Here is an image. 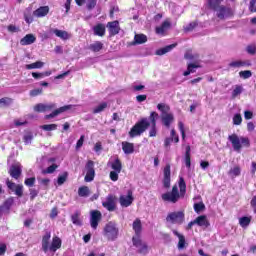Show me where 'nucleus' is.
<instances>
[{
    "label": "nucleus",
    "instance_id": "nucleus-1",
    "mask_svg": "<svg viewBox=\"0 0 256 256\" xmlns=\"http://www.w3.org/2000/svg\"><path fill=\"white\" fill-rule=\"evenodd\" d=\"M178 185L179 187L174 185L171 192L162 194V200L166 201L167 203H177V201H179V199H181V197H183L187 191V185L185 184V179H183V177H180Z\"/></svg>",
    "mask_w": 256,
    "mask_h": 256
},
{
    "label": "nucleus",
    "instance_id": "nucleus-2",
    "mask_svg": "<svg viewBox=\"0 0 256 256\" xmlns=\"http://www.w3.org/2000/svg\"><path fill=\"white\" fill-rule=\"evenodd\" d=\"M150 126L151 122H149V118H142L131 128L129 131V137H131V139L140 137V135H143Z\"/></svg>",
    "mask_w": 256,
    "mask_h": 256
},
{
    "label": "nucleus",
    "instance_id": "nucleus-3",
    "mask_svg": "<svg viewBox=\"0 0 256 256\" xmlns=\"http://www.w3.org/2000/svg\"><path fill=\"white\" fill-rule=\"evenodd\" d=\"M103 233L108 241H116L119 237V228L116 223L108 222L104 227Z\"/></svg>",
    "mask_w": 256,
    "mask_h": 256
},
{
    "label": "nucleus",
    "instance_id": "nucleus-4",
    "mask_svg": "<svg viewBox=\"0 0 256 256\" xmlns=\"http://www.w3.org/2000/svg\"><path fill=\"white\" fill-rule=\"evenodd\" d=\"M228 140L232 144V147L234 151H241L242 145H245V147H249V138L240 137L237 136V134H232L228 136Z\"/></svg>",
    "mask_w": 256,
    "mask_h": 256
},
{
    "label": "nucleus",
    "instance_id": "nucleus-5",
    "mask_svg": "<svg viewBox=\"0 0 256 256\" xmlns=\"http://www.w3.org/2000/svg\"><path fill=\"white\" fill-rule=\"evenodd\" d=\"M185 221V214L181 211L170 212L166 217V222L172 225H182Z\"/></svg>",
    "mask_w": 256,
    "mask_h": 256
},
{
    "label": "nucleus",
    "instance_id": "nucleus-6",
    "mask_svg": "<svg viewBox=\"0 0 256 256\" xmlns=\"http://www.w3.org/2000/svg\"><path fill=\"white\" fill-rule=\"evenodd\" d=\"M132 243L134 245V247H136L138 249L139 253H142L143 255H145V253H147V243L143 242V240H141V235H134L132 237Z\"/></svg>",
    "mask_w": 256,
    "mask_h": 256
},
{
    "label": "nucleus",
    "instance_id": "nucleus-7",
    "mask_svg": "<svg viewBox=\"0 0 256 256\" xmlns=\"http://www.w3.org/2000/svg\"><path fill=\"white\" fill-rule=\"evenodd\" d=\"M95 179V163L92 160H89L86 164V176L84 181L86 183H91Z\"/></svg>",
    "mask_w": 256,
    "mask_h": 256
},
{
    "label": "nucleus",
    "instance_id": "nucleus-8",
    "mask_svg": "<svg viewBox=\"0 0 256 256\" xmlns=\"http://www.w3.org/2000/svg\"><path fill=\"white\" fill-rule=\"evenodd\" d=\"M214 10L216 11L218 19H229V17L233 15V11L225 6H218L217 8H214Z\"/></svg>",
    "mask_w": 256,
    "mask_h": 256
},
{
    "label": "nucleus",
    "instance_id": "nucleus-9",
    "mask_svg": "<svg viewBox=\"0 0 256 256\" xmlns=\"http://www.w3.org/2000/svg\"><path fill=\"white\" fill-rule=\"evenodd\" d=\"M116 201L117 198L113 194H109L106 197V200L102 202V205L105 209H107V211H115L117 208Z\"/></svg>",
    "mask_w": 256,
    "mask_h": 256
},
{
    "label": "nucleus",
    "instance_id": "nucleus-10",
    "mask_svg": "<svg viewBox=\"0 0 256 256\" xmlns=\"http://www.w3.org/2000/svg\"><path fill=\"white\" fill-rule=\"evenodd\" d=\"M102 214L98 210H92L90 212V225L92 229H97L99 227V221H101Z\"/></svg>",
    "mask_w": 256,
    "mask_h": 256
},
{
    "label": "nucleus",
    "instance_id": "nucleus-11",
    "mask_svg": "<svg viewBox=\"0 0 256 256\" xmlns=\"http://www.w3.org/2000/svg\"><path fill=\"white\" fill-rule=\"evenodd\" d=\"M163 187L169 189L171 187V165L167 164L163 170Z\"/></svg>",
    "mask_w": 256,
    "mask_h": 256
},
{
    "label": "nucleus",
    "instance_id": "nucleus-12",
    "mask_svg": "<svg viewBox=\"0 0 256 256\" xmlns=\"http://www.w3.org/2000/svg\"><path fill=\"white\" fill-rule=\"evenodd\" d=\"M57 107V104L50 103V104H43L39 103L34 106V111L36 113H45L47 111H53Z\"/></svg>",
    "mask_w": 256,
    "mask_h": 256
},
{
    "label": "nucleus",
    "instance_id": "nucleus-13",
    "mask_svg": "<svg viewBox=\"0 0 256 256\" xmlns=\"http://www.w3.org/2000/svg\"><path fill=\"white\" fill-rule=\"evenodd\" d=\"M135 198H133V191L129 190L128 194L125 195H121L119 198V203L121 205V207H129L130 205L133 204Z\"/></svg>",
    "mask_w": 256,
    "mask_h": 256
},
{
    "label": "nucleus",
    "instance_id": "nucleus-14",
    "mask_svg": "<svg viewBox=\"0 0 256 256\" xmlns=\"http://www.w3.org/2000/svg\"><path fill=\"white\" fill-rule=\"evenodd\" d=\"M106 27L110 33V37L119 35V31H121V27H119V21L108 22Z\"/></svg>",
    "mask_w": 256,
    "mask_h": 256
},
{
    "label": "nucleus",
    "instance_id": "nucleus-15",
    "mask_svg": "<svg viewBox=\"0 0 256 256\" xmlns=\"http://www.w3.org/2000/svg\"><path fill=\"white\" fill-rule=\"evenodd\" d=\"M73 105H65L62 106L56 110H54L52 113L45 116V119H53L54 117H57V115H61V113H65L66 111H69L70 109H73Z\"/></svg>",
    "mask_w": 256,
    "mask_h": 256
},
{
    "label": "nucleus",
    "instance_id": "nucleus-16",
    "mask_svg": "<svg viewBox=\"0 0 256 256\" xmlns=\"http://www.w3.org/2000/svg\"><path fill=\"white\" fill-rule=\"evenodd\" d=\"M173 234L178 237V250L183 251V249H187V246L189 245L187 241L185 240V236L181 233H179L177 230H172Z\"/></svg>",
    "mask_w": 256,
    "mask_h": 256
},
{
    "label": "nucleus",
    "instance_id": "nucleus-17",
    "mask_svg": "<svg viewBox=\"0 0 256 256\" xmlns=\"http://www.w3.org/2000/svg\"><path fill=\"white\" fill-rule=\"evenodd\" d=\"M194 225H198V227H202V229H207L209 227L210 223L209 220L207 219V216L201 215L198 216L194 221Z\"/></svg>",
    "mask_w": 256,
    "mask_h": 256
},
{
    "label": "nucleus",
    "instance_id": "nucleus-18",
    "mask_svg": "<svg viewBox=\"0 0 256 256\" xmlns=\"http://www.w3.org/2000/svg\"><path fill=\"white\" fill-rule=\"evenodd\" d=\"M21 172L20 163L13 164L9 169V174L13 179H19V177H21Z\"/></svg>",
    "mask_w": 256,
    "mask_h": 256
},
{
    "label": "nucleus",
    "instance_id": "nucleus-19",
    "mask_svg": "<svg viewBox=\"0 0 256 256\" xmlns=\"http://www.w3.org/2000/svg\"><path fill=\"white\" fill-rule=\"evenodd\" d=\"M51 33H54V35L59 37V39H62V41H68V39H71V34L65 30L51 29Z\"/></svg>",
    "mask_w": 256,
    "mask_h": 256
},
{
    "label": "nucleus",
    "instance_id": "nucleus-20",
    "mask_svg": "<svg viewBox=\"0 0 256 256\" xmlns=\"http://www.w3.org/2000/svg\"><path fill=\"white\" fill-rule=\"evenodd\" d=\"M13 197L8 198L2 206H0V213H6V215H9V211L11 210V207L14 203Z\"/></svg>",
    "mask_w": 256,
    "mask_h": 256
},
{
    "label": "nucleus",
    "instance_id": "nucleus-21",
    "mask_svg": "<svg viewBox=\"0 0 256 256\" xmlns=\"http://www.w3.org/2000/svg\"><path fill=\"white\" fill-rule=\"evenodd\" d=\"M51 240V232H45L44 236L42 237V250L44 253H47L49 251V241Z\"/></svg>",
    "mask_w": 256,
    "mask_h": 256
},
{
    "label": "nucleus",
    "instance_id": "nucleus-22",
    "mask_svg": "<svg viewBox=\"0 0 256 256\" xmlns=\"http://www.w3.org/2000/svg\"><path fill=\"white\" fill-rule=\"evenodd\" d=\"M34 17H46L49 15V6H41L33 12Z\"/></svg>",
    "mask_w": 256,
    "mask_h": 256
},
{
    "label": "nucleus",
    "instance_id": "nucleus-23",
    "mask_svg": "<svg viewBox=\"0 0 256 256\" xmlns=\"http://www.w3.org/2000/svg\"><path fill=\"white\" fill-rule=\"evenodd\" d=\"M37 41V38L33 34H27L25 37H23L20 40V45L26 46V45H33Z\"/></svg>",
    "mask_w": 256,
    "mask_h": 256
},
{
    "label": "nucleus",
    "instance_id": "nucleus-24",
    "mask_svg": "<svg viewBox=\"0 0 256 256\" xmlns=\"http://www.w3.org/2000/svg\"><path fill=\"white\" fill-rule=\"evenodd\" d=\"M171 28V22L169 20H165L161 26L156 27L157 35H165V31Z\"/></svg>",
    "mask_w": 256,
    "mask_h": 256
},
{
    "label": "nucleus",
    "instance_id": "nucleus-25",
    "mask_svg": "<svg viewBox=\"0 0 256 256\" xmlns=\"http://www.w3.org/2000/svg\"><path fill=\"white\" fill-rule=\"evenodd\" d=\"M122 151H124L125 155H131L135 152V145L130 142H122Z\"/></svg>",
    "mask_w": 256,
    "mask_h": 256
},
{
    "label": "nucleus",
    "instance_id": "nucleus-26",
    "mask_svg": "<svg viewBox=\"0 0 256 256\" xmlns=\"http://www.w3.org/2000/svg\"><path fill=\"white\" fill-rule=\"evenodd\" d=\"M132 229L135 232V235H141L143 231V224L141 223V219L136 218L132 224Z\"/></svg>",
    "mask_w": 256,
    "mask_h": 256
},
{
    "label": "nucleus",
    "instance_id": "nucleus-27",
    "mask_svg": "<svg viewBox=\"0 0 256 256\" xmlns=\"http://www.w3.org/2000/svg\"><path fill=\"white\" fill-rule=\"evenodd\" d=\"M161 119H162L163 125H165V127H168V128L171 127V122L175 121V117L173 116L172 113L161 115Z\"/></svg>",
    "mask_w": 256,
    "mask_h": 256
},
{
    "label": "nucleus",
    "instance_id": "nucleus-28",
    "mask_svg": "<svg viewBox=\"0 0 256 256\" xmlns=\"http://www.w3.org/2000/svg\"><path fill=\"white\" fill-rule=\"evenodd\" d=\"M251 63L249 61H241L236 60L229 63V67H232L233 69H239V67H249Z\"/></svg>",
    "mask_w": 256,
    "mask_h": 256
},
{
    "label": "nucleus",
    "instance_id": "nucleus-29",
    "mask_svg": "<svg viewBox=\"0 0 256 256\" xmlns=\"http://www.w3.org/2000/svg\"><path fill=\"white\" fill-rule=\"evenodd\" d=\"M108 165H110L113 171H117V173H121L123 169V164L121 163V160H119V158H116L113 162L108 163Z\"/></svg>",
    "mask_w": 256,
    "mask_h": 256
},
{
    "label": "nucleus",
    "instance_id": "nucleus-30",
    "mask_svg": "<svg viewBox=\"0 0 256 256\" xmlns=\"http://www.w3.org/2000/svg\"><path fill=\"white\" fill-rule=\"evenodd\" d=\"M176 47H177V44H171L164 48H160V49L156 50V55H158V56L166 55V53L173 51V49H175Z\"/></svg>",
    "mask_w": 256,
    "mask_h": 256
},
{
    "label": "nucleus",
    "instance_id": "nucleus-31",
    "mask_svg": "<svg viewBox=\"0 0 256 256\" xmlns=\"http://www.w3.org/2000/svg\"><path fill=\"white\" fill-rule=\"evenodd\" d=\"M93 31H94V35H97L98 37H104L105 36V25L98 24V25L94 26Z\"/></svg>",
    "mask_w": 256,
    "mask_h": 256
},
{
    "label": "nucleus",
    "instance_id": "nucleus-32",
    "mask_svg": "<svg viewBox=\"0 0 256 256\" xmlns=\"http://www.w3.org/2000/svg\"><path fill=\"white\" fill-rule=\"evenodd\" d=\"M143 43H147V35L136 34L134 36V45H143Z\"/></svg>",
    "mask_w": 256,
    "mask_h": 256
},
{
    "label": "nucleus",
    "instance_id": "nucleus-33",
    "mask_svg": "<svg viewBox=\"0 0 256 256\" xmlns=\"http://www.w3.org/2000/svg\"><path fill=\"white\" fill-rule=\"evenodd\" d=\"M184 163L188 169H191V146L186 147V153L184 156Z\"/></svg>",
    "mask_w": 256,
    "mask_h": 256
},
{
    "label": "nucleus",
    "instance_id": "nucleus-34",
    "mask_svg": "<svg viewBox=\"0 0 256 256\" xmlns=\"http://www.w3.org/2000/svg\"><path fill=\"white\" fill-rule=\"evenodd\" d=\"M57 249H61V238L55 236L52 240V244L50 245V251H57Z\"/></svg>",
    "mask_w": 256,
    "mask_h": 256
},
{
    "label": "nucleus",
    "instance_id": "nucleus-35",
    "mask_svg": "<svg viewBox=\"0 0 256 256\" xmlns=\"http://www.w3.org/2000/svg\"><path fill=\"white\" fill-rule=\"evenodd\" d=\"M228 175L229 177H231V179H235V177H239V175H241V167L234 166L230 168V170L228 171Z\"/></svg>",
    "mask_w": 256,
    "mask_h": 256
},
{
    "label": "nucleus",
    "instance_id": "nucleus-36",
    "mask_svg": "<svg viewBox=\"0 0 256 256\" xmlns=\"http://www.w3.org/2000/svg\"><path fill=\"white\" fill-rule=\"evenodd\" d=\"M79 217H81V213L75 212L71 216V221H72L73 225H77L78 227H81V225H83V222L81 221V218H79Z\"/></svg>",
    "mask_w": 256,
    "mask_h": 256
},
{
    "label": "nucleus",
    "instance_id": "nucleus-37",
    "mask_svg": "<svg viewBox=\"0 0 256 256\" xmlns=\"http://www.w3.org/2000/svg\"><path fill=\"white\" fill-rule=\"evenodd\" d=\"M89 49L94 53H99V51L103 49V43L101 41H96L93 44H90Z\"/></svg>",
    "mask_w": 256,
    "mask_h": 256
},
{
    "label": "nucleus",
    "instance_id": "nucleus-38",
    "mask_svg": "<svg viewBox=\"0 0 256 256\" xmlns=\"http://www.w3.org/2000/svg\"><path fill=\"white\" fill-rule=\"evenodd\" d=\"M157 109L161 112V115H167L169 114V111H171V107L165 103H159Z\"/></svg>",
    "mask_w": 256,
    "mask_h": 256
},
{
    "label": "nucleus",
    "instance_id": "nucleus-39",
    "mask_svg": "<svg viewBox=\"0 0 256 256\" xmlns=\"http://www.w3.org/2000/svg\"><path fill=\"white\" fill-rule=\"evenodd\" d=\"M79 197H89L91 195V190L87 186H81L78 189Z\"/></svg>",
    "mask_w": 256,
    "mask_h": 256
},
{
    "label": "nucleus",
    "instance_id": "nucleus-40",
    "mask_svg": "<svg viewBox=\"0 0 256 256\" xmlns=\"http://www.w3.org/2000/svg\"><path fill=\"white\" fill-rule=\"evenodd\" d=\"M200 67H203V61H201V58L198 54H195L193 60V69H199Z\"/></svg>",
    "mask_w": 256,
    "mask_h": 256
},
{
    "label": "nucleus",
    "instance_id": "nucleus-41",
    "mask_svg": "<svg viewBox=\"0 0 256 256\" xmlns=\"http://www.w3.org/2000/svg\"><path fill=\"white\" fill-rule=\"evenodd\" d=\"M44 65H45V63H43L41 61H37V62H34L32 64H27L25 66V68L28 69V70H31V69H41Z\"/></svg>",
    "mask_w": 256,
    "mask_h": 256
},
{
    "label": "nucleus",
    "instance_id": "nucleus-42",
    "mask_svg": "<svg viewBox=\"0 0 256 256\" xmlns=\"http://www.w3.org/2000/svg\"><path fill=\"white\" fill-rule=\"evenodd\" d=\"M194 211L198 215L205 211V204L203 202L194 203Z\"/></svg>",
    "mask_w": 256,
    "mask_h": 256
},
{
    "label": "nucleus",
    "instance_id": "nucleus-43",
    "mask_svg": "<svg viewBox=\"0 0 256 256\" xmlns=\"http://www.w3.org/2000/svg\"><path fill=\"white\" fill-rule=\"evenodd\" d=\"M243 93V86L241 85H236L232 91V98L235 99L239 97V95Z\"/></svg>",
    "mask_w": 256,
    "mask_h": 256
},
{
    "label": "nucleus",
    "instance_id": "nucleus-44",
    "mask_svg": "<svg viewBox=\"0 0 256 256\" xmlns=\"http://www.w3.org/2000/svg\"><path fill=\"white\" fill-rule=\"evenodd\" d=\"M239 223L243 228L249 227V223H251V217H242L239 219Z\"/></svg>",
    "mask_w": 256,
    "mask_h": 256
},
{
    "label": "nucleus",
    "instance_id": "nucleus-45",
    "mask_svg": "<svg viewBox=\"0 0 256 256\" xmlns=\"http://www.w3.org/2000/svg\"><path fill=\"white\" fill-rule=\"evenodd\" d=\"M107 109V102H103L102 104L98 105L96 108L93 109V113H101Z\"/></svg>",
    "mask_w": 256,
    "mask_h": 256
},
{
    "label": "nucleus",
    "instance_id": "nucleus-46",
    "mask_svg": "<svg viewBox=\"0 0 256 256\" xmlns=\"http://www.w3.org/2000/svg\"><path fill=\"white\" fill-rule=\"evenodd\" d=\"M43 131H55L57 130V124H45L40 126Z\"/></svg>",
    "mask_w": 256,
    "mask_h": 256
},
{
    "label": "nucleus",
    "instance_id": "nucleus-47",
    "mask_svg": "<svg viewBox=\"0 0 256 256\" xmlns=\"http://www.w3.org/2000/svg\"><path fill=\"white\" fill-rule=\"evenodd\" d=\"M13 103V99L11 98H1L0 99V107H9Z\"/></svg>",
    "mask_w": 256,
    "mask_h": 256
},
{
    "label": "nucleus",
    "instance_id": "nucleus-48",
    "mask_svg": "<svg viewBox=\"0 0 256 256\" xmlns=\"http://www.w3.org/2000/svg\"><path fill=\"white\" fill-rule=\"evenodd\" d=\"M67 177H69V173L64 172L62 175H60L57 179L58 185H63L65 181H67Z\"/></svg>",
    "mask_w": 256,
    "mask_h": 256
},
{
    "label": "nucleus",
    "instance_id": "nucleus-49",
    "mask_svg": "<svg viewBox=\"0 0 256 256\" xmlns=\"http://www.w3.org/2000/svg\"><path fill=\"white\" fill-rule=\"evenodd\" d=\"M239 75L242 79H250V77L253 76V73L251 72V70H244L240 71Z\"/></svg>",
    "mask_w": 256,
    "mask_h": 256
},
{
    "label": "nucleus",
    "instance_id": "nucleus-50",
    "mask_svg": "<svg viewBox=\"0 0 256 256\" xmlns=\"http://www.w3.org/2000/svg\"><path fill=\"white\" fill-rule=\"evenodd\" d=\"M159 117V114L157 112H151L149 116V121L151 122V125H157V118Z\"/></svg>",
    "mask_w": 256,
    "mask_h": 256
},
{
    "label": "nucleus",
    "instance_id": "nucleus-51",
    "mask_svg": "<svg viewBox=\"0 0 256 256\" xmlns=\"http://www.w3.org/2000/svg\"><path fill=\"white\" fill-rule=\"evenodd\" d=\"M243 123V117H241V114H235L233 116V125H241Z\"/></svg>",
    "mask_w": 256,
    "mask_h": 256
},
{
    "label": "nucleus",
    "instance_id": "nucleus-52",
    "mask_svg": "<svg viewBox=\"0 0 256 256\" xmlns=\"http://www.w3.org/2000/svg\"><path fill=\"white\" fill-rule=\"evenodd\" d=\"M223 0H208V3L212 9H216L221 6Z\"/></svg>",
    "mask_w": 256,
    "mask_h": 256
},
{
    "label": "nucleus",
    "instance_id": "nucleus-53",
    "mask_svg": "<svg viewBox=\"0 0 256 256\" xmlns=\"http://www.w3.org/2000/svg\"><path fill=\"white\" fill-rule=\"evenodd\" d=\"M7 29L9 33H19L21 31L19 26H15L13 24L8 25Z\"/></svg>",
    "mask_w": 256,
    "mask_h": 256
},
{
    "label": "nucleus",
    "instance_id": "nucleus-54",
    "mask_svg": "<svg viewBox=\"0 0 256 256\" xmlns=\"http://www.w3.org/2000/svg\"><path fill=\"white\" fill-rule=\"evenodd\" d=\"M15 195H17V197H23V185L18 184L14 190Z\"/></svg>",
    "mask_w": 256,
    "mask_h": 256
},
{
    "label": "nucleus",
    "instance_id": "nucleus-55",
    "mask_svg": "<svg viewBox=\"0 0 256 256\" xmlns=\"http://www.w3.org/2000/svg\"><path fill=\"white\" fill-rule=\"evenodd\" d=\"M25 145H31V142L33 141V135L32 134H26L23 137Z\"/></svg>",
    "mask_w": 256,
    "mask_h": 256
},
{
    "label": "nucleus",
    "instance_id": "nucleus-56",
    "mask_svg": "<svg viewBox=\"0 0 256 256\" xmlns=\"http://www.w3.org/2000/svg\"><path fill=\"white\" fill-rule=\"evenodd\" d=\"M193 73V62L188 63V68L186 71H184L183 75L184 77H187Z\"/></svg>",
    "mask_w": 256,
    "mask_h": 256
},
{
    "label": "nucleus",
    "instance_id": "nucleus-57",
    "mask_svg": "<svg viewBox=\"0 0 256 256\" xmlns=\"http://www.w3.org/2000/svg\"><path fill=\"white\" fill-rule=\"evenodd\" d=\"M246 51H247V53H249V55H255L256 45L252 44V45L247 46Z\"/></svg>",
    "mask_w": 256,
    "mask_h": 256
},
{
    "label": "nucleus",
    "instance_id": "nucleus-58",
    "mask_svg": "<svg viewBox=\"0 0 256 256\" xmlns=\"http://www.w3.org/2000/svg\"><path fill=\"white\" fill-rule=\"evenodd\" d=\"M119 173L121 172H117L115 170L110 172V179L111 181H118L119 180Z\"/></svg>",
    "mask_w": 256,
    "mask_h": 256
},
{
    "label": "nucleus",
    "instance_id": "nucleus-59",
    "mask_svg": "<svg viewBox=\"0 0 256 256\" xmlns=\"http://www.w3.org/2000/svg\"><path fill=\"white\" fill-rule=\"evenodd\" d=\"M43 93V88H38L30 91V97H37V95H41Z\"/></svg>",
    "mask_w": 256,
    "mask_h": 256
},
{
    "label": "nucleus",
    "instance_id": "nucleus-60",
    "mask_svg": "<svg viewBox=\"0 0 256 256\" xmlns=\"http://www.w3.org/2000/svg\"><path fill=\"white\" fill-rule=\"evenodd\" d=\"M6 185H7L8 189H10V191H14L19 184H15L14 182L7 180Z\"/></svg>",
    "mask_w": 256,
    "mask_h": 256
},
{
    "label": "nucleus",
    "instance_id": "nucleus-61",
    "mask_svg": "<svg viewBox=\"0 0 256 256\" xmlns=\"http://www.w3.org/2000/svg\"><path fill=\"white\" fill-rule=\"evenodd\" d=\"M97 5V0H87V9H95V6Z\"/></svg>",
    "mask_w": 256,
    "mask_h": 256
},
{
    "label": "nucleus",
    "instance_id": "nucleus-62",
    "mask_svg": "<svg viewBox=\"0 0 256 256\" xmlns=\"http://www.w3.org/2000/svg\"><path fill=\"white\" fill-rule=\"evenodd\" d=\"M55 169H57V165L52 164L51 166H49L46 170H43L44 174L47 173H55Z\"/></svg>",
    "mask_w": 256,
    "mask_h": 256
},
{
    "label": "nucleus",
    "instance_id": "nucleus-63",
    "mask_svg": "<svg viewBox=\"0 0 256 256\" xmlns=\"http://www.w3.org/2000/svg\"><path fill=\"white\" fill-rule=\"evenodd\" d=\"M27 187H33L35 185V177H31L25 180Z\"/></svg>",
    "mask_w": 256,
    "mask_h": 256
},
{
    "label": "nucleus",
    "instance_id": "nucleus-64",
    "mask_svg": "<svg viewBox=\"0 0 256 256\" xmlns=\"http://www.w3.org/2000/svg\"><path fill=\"white\" fill-rule=\"evenodd\" d=\"M249 9L252 13H256V0H251L250 1Z\"/></svg>",
    "mask_w": 256,
    "mask_h": 256
}]
</instances>
